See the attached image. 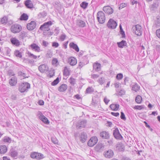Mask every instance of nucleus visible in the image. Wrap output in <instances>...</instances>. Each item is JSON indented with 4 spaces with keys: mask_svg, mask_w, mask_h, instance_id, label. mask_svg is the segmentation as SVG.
Returning a JSON list of instances; mask_svg holds the SVG:
<instances>
[{
    "mask_svg": "<svg viewBox=\"0 0 160 160\" xmlns=\"http://www.w3.org/2000/svg\"><path fill=\"white\" fill-rule=\"evenodd\" d=\"M68 62L71 66H74L77 63V60L73 57H71L68 59Z\"/></svg>",
    "mask_w": 160,
    "mask_h": 160,
    "instance_id": "6ab92c4d",
    "label": "nucleus"
},
{
    "mask_svg": "<svg viewBox=\"0 0 160 160\" xmlns=\"http://www.w3.org/2000/svg\"><path fill=\"white\" fill-rule=\"evenodd\" d=\"M18 74L19 75L22 76H23V77H25V74L23 72H22L21 71H19L18 72Z\"/></svg>",
    "mask_w": 160,
    "mask_h": 160,
    "instance_id": "0e129e2a",
    "label": "nucleus"
},
{
    "mask_svg": "<svg viewBox=\"0 0 160 160\" xmlns=\"http://www.w3.org/2000/svg\"><path fill=\"white\" fill-rule=\"evenodd\" d=\"M66 37L65 34H62L60 37V39L62 41H63L64 40Z\"/></svg>",
    "mask_w": 160,
    "mask_h": 160,
    "instance_id": "bf43d9fd",
    "label": "nucleus"
},
{
    "mask_svg": "<svg viewBox=\"0 0 160 160\" xmlns=\"http://www.w3.org/2000/svg\"><path fill=\"white\" fill-rule=\"evenodd\" d=\"M117 44L118 47L120 48H123L127 45L126 41L124 40H122L121 42H118Z\"/></svg>",
    "mask_w": 160,
    "mask_h": 160,
    "instance_id": "c756f323",
    "label": "nucleus"
},
{
    "mask_svg": "<svg viewBox=\"0 0 160 160\" xmlns=\"http://www.w3.org/2000/svg\"><path fill=\"white\" fill-rule=\"evenodd\" d=\"M98 139L96 136L92 137L88 142V144L90 147H92L97 142Z\"/></svg>",
    "mask_w": 160,
    "mask_h": 160,
    "instance_id": "6e6552de",
    "label": "nucleus"
},
{
    "mask_svg": "<svg viewBox=\"0 0 160 160\" xmlns=\"http://www.w3.org/2000/svg\"><path fill=\"white\" fill-rule=\"evenodd\" d=\"M156 33L157 36L160 38V29H158L156 30Z\"/></svg>",
    "mask_w": 160,
    "mask_h": 160,
    "instance_id": "680f3d73",
    "label": "nucleus"
},
{
    "mask_svg": "<svg viewBox=\"0 0 160 160\" xmlns=\"http://www.w3.org/2000/svg\"><path fill=\"white\" fill-rule=\"evenodd\" d=\"M30 88V84L27 82H24L20 84L19 85L18 90L21 92L27 91Z\"/></svg>",
    "mask_w": 160,
    "mask_h": 160,
    "instance_id": "f257e3e1",
    "label": "nucleus"
},
{
    "mask_svg": "<svg viewBox=\"0 0 160 160\" xmlns=\"http://www.w3.org/2000/svg\"><path fill=\"white\" fill-rule=\"evenodd\" d=\"M22 29V27L19 25L14 24L11 27V31L14 33L19 32Z\"/></svg>",
    "mask_w": 160,
    "mask_h": 160,
    "instance_id": "0eeeda50",
    "label": "nucleus"
},
{
    "mask_svg": "<svg viewBox=\"0 0 160 160\" xmlns=\"http://www.w3.org/2000/svg\"><path fill=\"white\" fill-rule=\"evenodd\" d=\"M7 151V147L4 145L0 146V153L4 154Z\"/></svg>",
    "mask_w": 160,
    "mask_h": 160,
    "instance_id": "bb28decb",
    "label": "nucleus"
},
{
    "mask_svg": "<svg viewBox=\"0 0 160 160\" xmlns=\"http://www.w3.org/2000/svg\"><path fill=\"white\" fill-rule=\"evenodd\" d=\"M140 89V87L137 84H134L132 85V90L135 92H137Z\"/></svg>",
    "mask_w": 160,
    "mask_h": 160,
    "instance_id": "2f4dec72",
    "label": "nucleus"
},
{
    "mask_svg": "<svg viewBox=\"0 0 160 160\" xmlns=\"http://www.w3.org/2000/svg\"><path fill=\"white\" fill-rule=\"evenodd\" d=\"M88 3L85 2H82L80 4V6L84 9L86 8L88 6Z\"/></svg>",
    "mask_w": 160,
    "mask_h": 160,
    "instance_id": "ea45409f",
    "label": "nucleus"
},
{
    "mask_svg": "<svg viewBox=\"0 0 160 160\" xmlns=\"http://www.w3.org/2000/svg\"><path fill=\"white\" fill-rule=\"evenodd\" d=\"M17 83V79L15 77H12L9 80V83L11 86H14Z\"/></svg>",
    "mask_w": 160,
    "mask_h": 160,
    "instance_id": "b1692460",
    "label": "nucleus"
},
{
    "mask_svg": "<svg viewBox=\"0 0 160 160\" xmlns=\"http://www.w3.org/2000/svg\"><path fill=\"white\" fill-rule=\"evenodd\" d=\"M120 32L121 34L122 35V38H124L125 37V34L123 30V29L120 30Z\"/></svg>",
    "mask_w": 160,
    "mask_h": 160,
    "instance_id": "338daca9",
    "label": "nucleus"
},
{
    "mask_svg": "<svg viewBox=\"0 0 160 160\" xmlns=\"http://www.w3.org/2000/svg\"><path fill=\"white\" fill-rule=\"evenodd\" d=\"M120 118L121 119L125 121L126 120V118L124 113L122 112H121Z\"/></svg>",
    "mask_w": 160,
    "mask_h": 160,
    "instance_id": "864d4df0",
    "label": "nucleus"
},
{
    "mask_svg": "<svg viewBox=\"0 0 160 160\" xmlns=\"http://www.w3.org/2000/svg\"><path fill=\"white\" fill-rule=\"evenodd\" d=\"M36 26V22L34 21H32L27 24V27L29 30H32L35 28Z\"/></svg>",
    "mask_w": 160,
    "mask_h": 160,
    "instance_id": "ddd939ff",
    "label": "nucleus"
},
{
    "mask_svg": "<svg viewBox=\"0 0 160 160\" xmlns=\"http://www.w3.org/2000/svg\"><path fill=\"white\" fill-rule=\"evenodd\" d=\"M59 82V78L58 77L51 83V85L52 86H55L58 84Z\"/></svg>",
    "mask_w": 160,
    "mask_h": 160,
    "instance_id": "79ce46f5",
    "label": "nucleus"
},
{
    "mask_svg": "<svg viewBox=\"0 0 160 160\" xmlns=\"http://www.w3.org/2000/svg\"><path fill=\"white\" fill-rule=\"evenodd\" d=\"M28 16L26 14L24 13L21 16L20 20L26 21L28 19Z\"/></svg>",
    "mask_w": 160,
    "mask_h": 160,
    "instance_id": "72a5a7b5",
    "label": "nucleus"
},
{
    "mask_svg": "<svg viewBox=\"0 0 160 160\" xmlns=\"http://www.w3.org/2000/svg\"><path fill=\"white\" fill-rule=\"evenodd\" d=\"M125 91L124 90H121L118 93V95L120 96H122L123 95H124L125 93Z\"/></svg>",
    "mask_w": 160,
    "mask_h": 160,
    "instance_id": "6e6d98bb",
    "label": "nucleus"
},
{
    "mask_svg": "<svg viewBox=\"0 0 160 160\" xmlns=\"http://www.w3.org/2000/svg\"><path fill=\"white\" fill-rule=\"evenodd\" d=\"M32 50L37 52H39L41 51L40 48L36 44L33 43L30 46Z\"/></svg>",
    "mask_w": 160,
    "mask_h": 160,
    "instance_id": "f3484780",
    "label": "nucleus"
},
{
    "mask_svg": "<svg viewBox=\"0 0 160 160\" xmlns=\"http://www.w3.org/2000/svg\"><path fill=\"white\" fill-rule=\"evenodd\" d=\"M39 118L45 123L49 124V122L47 118L44 116L42 114L40 115Z\"/></svg>",
    "mask_w": 160,
    "mask_h": 160,
    "instance_id": "5701e85b",
    "label": "nucleus"
},
{
    "mask_svg": "<svg viewBox=\"0 0 160 160\" xmlns=\"http://www.w3.org/2000/svg\"><path fill=\"white\" fill-rule=\"evenodd\" d=\"M93 69L97 72L101 70V64L100 63L97 62L93 64Z\"/></svg>",
    "mask_w": 160,
    "mask_h": 160,
    "instance_id": "4be33fe9",
    "label": "nucleus"
},
{
    "mask_svg": "<svg viewBox=\"0 0 160 160\" xmlns=\"http://www.w3.org/2000/svg\"><path fill=\"white\" fill-rule=\"evenodd\" d=\"M113 135L114 137L117 139L121 140L123 138L118 128H116L113 131Z\"/></svg>",
    "mask_w": 160,
    "mask_h": 160,
    "instance_id": "9d476101",
    "label": "nucleus"
},
{
    "mask_svg": "<svg viewBox=\"0 0 160 160\" xmlns=\"http://www.w3.org/2000/svg\"><path fill=\"white\" fill-rule=\"evenodd\" d=\"M97 18L98 22L100 23H103L105 21L104 13L102 11H99L97 14Z\"/></svg>",
    "mask_w": 160,
    "mask_h": 160,
    "instance_id": "20e7f679",
    "label": "nucleus"
},
{
    "mask_svg": "<svg viewBox=\"0 0 160 160\" xmlns=\"http://www.w3.org/2000/svg\"><path fill=\"white\" fill-rule=\"evenodd\" d=\"M58 62V60L57 58H53L52 61V64L53 65L56 64Z\"/></svg>",
    "mask_w": 160,
    "mask_h": 160,
    "instance_id": "052dcab7",
    "label": "nucleus"
},
{
    "mask_svg": "<svg viewBox=\"0 0 160 160\" xmlns=\"http://www.w3.org/2000/svg\"><path fill=\"white\" fill-rule=\"evenodd\" d=\"M117 25L116 22L112 19H110L107 23V26L108 28L112 29L115 28Z\"/></svg>",
    "mask_w": 160,
    "mask_h": 160,
    "instance_id": "1a4fd4ad",
    "label": "nucleus"
},
{
    "mask_svg": "<svg viewBox=\"0 0 160 160\" xmlns=\"http://www.w3.org/2000/svg\"><path fill=\"white\" fill-rule=\"evenodd\" d=\"M98 82L101 85L103 84L105 82L104 78L102 77L99 78L98 80Z\"/></svg>",
    "mask_w": 160,
    "mask_h": 160,
    "instance_id": "a19ab883",
    "label": "nucleus"
},
{
    "mask_svg": "<svg viewBox=\"0 0 160 160\" xmlns=\"http://www.w3.org/2000/svg\"><path fill=\"white\" fill-rule=\"evenodd\" d=\"M132 31L133 33L138 36H140L142 34V28L139 25L137 24L133 26L132 28Z\"/></svg>",
    "mask_w": 160,
    "mask_h": 160,
    "instance_id": "f03ea898",
    "label": "nucleus"
},
{
    "mask_svg": "<svg viewBox=\"0 0 160 160\" xmlns=\"http://www.w3.org/2000/svg\"><path fill=\"white\" fill-rule=\"evenodd\" d=\"M47 15L46 12L44 11H43L42 12L39 13L38 15L40 16L41 17L44 18Z\"/></svg>",
    "mask_w": 160,
    "mask_h": 160,
    "instance_id": "09e8293b",
    "label": "nucleus"
},
{
    "mask_svg": "<svg viewBox=\"0 0 160 160\" xmlns=\"http://www.w3.org/2000/svg\"><path fill=\"white\" fill-rule=\"evenodd\" d=\"M8 18L7 17H4L1 19V22L2 24H6L8 22Z\"/></svg>",
    "mask_w": 160,
    "mask_h": 160,
    "instance_id": "c9c22d12",
    "label": "nucleus"
},
{
    "mask_svg": "<svg viewBox=\"0 0 160 160\" xmlns=\"http://www.w3.org/2000/svg\"><path fill=\"white\" fill-rule=\"evenodd\" d=\"M94 92V89L93 88L91 87H89L87 88L86 91V93H90Z\"/></svg>",
    "mask_w": 160,
    "mask_h": 160,
    "instance_id": "e433bc0d",
    "label": "nucleus"
},
{
    "mask_svg": "<svg viewBox=\"0 0 160 160\" xmlns=\"http://www.w3.org/2000/svg\"><path fill=\"white\" fill-rule=\"evenodd\" d=\"M69 82L71 85H74L75 84V79L71 77L69 79Z\"/></svg>",
    "mask_w": 160,
    "mask_h": 160,
    "instance_id": "c03bdc74",
    "label": "nucleus"
},
{
    "mask_svg": "<svg viewBox=\"0 0 160 160\" xmlns=\"http://www.w3.org/2000/svg\"><path fill=\"white\" fill-rule=\"evenodd\" d=\"M63 74L65 76H69L70 75V70L67 67H65L64 68Z\"/></svg>",
    "mask_w": 160,
    "mask_h": 160,
    "instance_id": "473e14b6",
    "label": "nucleus"
},
{
    "mask_svg": "<svg viewBox=\"0 0 160 160\" xmlns=\"http://www.w3.org/2000/svg\"><path fill=\"white\" fill-rule=\"evenodd\" d=\"M11 43L13 45L18 47L20 45V42L15 38H12L10 39Z\"/></svg>",
    "mask_w": 160,
    "mask_h": 160,
    "instance_id": "dca6fc26",
    "label": "nucleus"
},
{
    "mask_svg": "<svg viewBox=\"0 0 160 160\" xmlns=\"http://www.w3.org/2000/svg\"><path fill=\"white\" fill-rule=\"evenodd\" d=\"M28 54L29 57L33 59H36L37 57V56L29 52L28 53Z\"/></svg>",
    "mask_w": 160,
    "mask_h": 160,
    "instance_id": "49530a36",
    "label": "nucleus"
},
{
    "mask_svg": "<svg viewBox=\"0 0 160 160\" xmlns=\"http://www.w3.org/2000/svg\"><path fill=\"white\" fill-rule=\"evenodd\" d=\"M3 141L5 142L10 143L11 141V140L9 137H5L3 139Z\"/></svg>",
    "mask_w": 160,
    "mask_h": 160,
    "instance_id": "de8ad7c7",
    "label": "nucleus"
},
{
    "mask_svg": "<svg viewBox=\"0 0 160 160\" xmlns=\"http://www.w3.org/2000/svg\"><path fill=\"white\" fill-rule=\"evenodd\" d=\"M103 155L106 158H110L113 157L114 153L112 150L111 149H109L108 150L105 151Z\"/></svg>",
    "mask_w": 160,
    "mask_h": 160,
    "instance_id": "9b49d317",
    "label": "nucleus"
},
{
    "mask_svg": "<svg viewBox=\"0 0 160 160\" xmlns=\"http://www.w3.org/2000/svg\"><path fill=\"white\" fill-rule=\"evenodd\" d=\"M70 47L74 49L76 52H78L79 49L78 45L73 42H71L69 44Z\"/></svg>",
    "mask_w": 160,
    "mask_h": 160,
    "instance_id": "393cba45",
    "label": "nucleus"
},
{
    "mask_svg": "<svg viewBox=\"0 0 160 160\" xmlns=\"http://www.w3.org/2000/svg\"><path fill=\"white\" fill-rule=\"evenodd\" d=\"M8 74L10 76H14L15 74L12 70H9L8 71Z\"/></svg>",
    "mask_w": 160,
    "mask_h": 160,
    "instance_id": "3c124183",
    "label": "nucleus"
},
{
    "mask_svg": "<svg viewBox=\"0 0 160 160\" xmlns=\"http://www.w3.org/2000/svg\"><path fill=\"white\" fill-rule=\"evenodd\" d=\"M100 135L103 138L108 139L109 138V134L108 132L103 131L100 132Z\"/></svg>",
    "mask_w": 160,
    "mask_h": 160,
    "instance_id": "aec40b11",
    "label": "nucleus"
},
{
    "mask_svg": "<svg viewBox=\"0 0 160 160\" xmlns=\"http://www.w3.org/2000/svg\"><path fill=\"white\" fill-rule=\"evenodd\" d=\"M52 25V22L51 21H49L47 22L44 23L43 24L41 25L39 29L41 30L48 31L50 29L49 26Z\"/></svg>",
    "mask_w": 160,
    "mask_h": 160,
    "instance_id": "39448f33",
    "label": "nucleus"
},
{
    "mask_svg": "<svg viewBox=\"0 0 160 160\" xmlns=\"http://www.w3.org/2000/svg\"><path fill=\"white\" fill-rule=\"evenodd\" d=\"M48 68L46 66L45 64L41 65L38 67V69L41 72H44L46 70L47 71L48 70Z\"/></svg>",
    "mask_w": 160,
    "mask_h": 160,
    "instance_id": "a878e982",
    "label": "nucleus"
},
{
    "mask_svg": "<svg viewBox=\"0 0 160 160\" xmlns=\"http://www.w3.org/2000/svg\"><path fill=\"white\" fill-rule=\"evenodd\" d=\"M116 148L117 150L119 151H123L124 150V146L122 143H118L116 145Z\"/></svg>",
    "mask_w": 160,
    "mask_h": 160,
    "instance_id": "cd10ccee",
    "label": "nucleus"
},
{
    "mask_svg": "<svg viewBox=\"0 0 160 160\" xmlns=\"http://www.w3.org/2000/svg\"><path fill=\"white\" fill-rule=\"evenodd\" d=\"M104 148V145L102 143H98L95 149L98 152H101L103 150Z\"/></svg>",
    "mask_w": 160,
    "mask_h": 160,
    "instance_id": "a211bd4d",
    "label": "nucleus"
},
{
    "mask_svg": "<svg viewBox=\"0 0 160 160\" xmlns=\"http://www.w3.org/2000/svg\"><path fill=\"white\" fill-rule=\"evenodd\" d=\"M99 77V76L98 75L96 74H93L91 76V78L93 79L97 78Z\"/></svg>",
    "mask_w": 160,
    "mask_h": 160,
    "instance_id": "13d9d810",
    "label": "nucleus"
},
{
    "mask_svg": "<svg viewBox=\"0 0 160 160\" xmlns=\"http://www.w3.org/2000/svg\"><path fill=\"white\" fill-rule=\"evenodd\" d=\"M87 121L85 120L78 121L76 123V126L77 129H81L85 128L86 125Z\"/></svg>",
    "mask_w": 160,
    "mask_h": 160,
    "instance_id": "423d86ee",
    "label": "nucleus"
},
{
    "mask_svg": "<svg viewBox=\"0 0 160 160\" xmlns=\"http://www.w3.org/2000/svg\"><path fill=\"white\" fill-rule=\"evenodd\" d=\"M67 85L65 84H62L59 87L58 90L60 92H63L67 89Z\"/></svg>",
    "mask_w": 160,
    "mask_h": 160,
    "instance_id": "7c9ffc66",
    "label": "nucleus"
},
{
    "mask_svg": "<svg viewBox=\"0 0 160 160\" xmlns=\"http://www.w3.org/2000/svg\"><path fill=\"white\" fill-rule=\"evenodd\" d=\"M123 77V75L122 73L118 74L116 76V78L118 80L121 79Z\"/></svg>",
    "mask_w": 160,
    "mask_h": 160,
    "instance_id": "603ef678",
    "label": "nucleus"
},
{
    "mask_svg": "<svg viewBox=\"0 0 160 160\" xmlns=\"http://www.w3.org/2000/svg\"><path fill=\"white\" fill-rule=\"evenodd\" d=\"M27 36V33L25 31L21 32L19 34V36L20 38L23 39L24 37Z\"/></svg>",
    "mask_w": 160,
    "mask_h": 160,
    "instance_id": "4c0bfd02",
    "label": "nucleus"
},
{
    "mask_svg": "<svg viewBox=\"0 0 160 160\" xmlns=\"http://www.w3.org/2000/svg\"><path fill=\"white\" fill-rule=\"evenodd\" d=\"M103 10L106 13L108 14H112L113 12V9L109 6L104 7Z\"/></svg>",
    "mask_w": 160,
    "mask_h": 160,
    "instance_id": "4468645a",
    "label": "nucleus"
},
{
    "mask_svg": "<svg viewBox=\"0 0 160 160\" xmlns=\"http://www.w3.org/2000/svg\"><path fill=\"white\" fill-rule=\"evenodd\" d=\"M9 154L12 157L15 158L17 156L18 152L15 148H12L10 150Z\"/></svg>",
    "mask_w": 160,
    "mask_h": 160,
    "instance_id": "2eb2a0df",
    "label": "nucleus"
},
{
    "mask_svg": "<svg viewBox=\"0 0 160 160\" xmlns=\"http://www.w3.org/2000/svg\"><path fill=\"white\" fill-rule=\"evenodd\" d=\"M31 157L33 159H36L37 160L42 159L45 158L44 155L41 153L36 152H31Z\"/></svg>",
    "mask_w": 160,
    "mask_h": 160,
    "instance_id": "7ed1b4c3",
    "label": "nucleus"
},
{
    "mask_svg": "<svg viewBox=\"0 0 160 160\" xmlns=\"http://www.w3.org/2000/svg\"><path fill=\"white\" fill-rule=\"evenodd\" d=\"M78 24L80 27H83L85 26L86 24L84 21L80 20L79 21Z\"/></svg>",
    "mask_w": 160,
    "mask_h": 160,
    "instance_id": "a18cd8bd",
    "label": "nucleus"
},
{
    "mask_svg": "<svg viewBox=\"0 0 160 160\" xmlns=\"http://www.w3.org/2000/svg\"><path fill=\"white\" fill-rule=\"evenodd\" d=\"M87 138V135L86 133L84 132H82L80 134L79 139L82 142L84 143L85 142Z\"/></svg>",
    "mask_w": 160,
    "mask_h": 160,
    "instance_id": "f8f14e48",
    "label": "nucleus"
},
{
    "mask_svg": "<svg viewBox=\"0 0 160 160\" xmlns=\"http://www.w3.org/2000/svg\"><path fill=\"white\" fill-rule=\"evenodd\" d=\"M155 24L157 27H159L160 26V20L158 19L155 21Z\"/></svg>",
    "mask_w": 160,
    "mask_h": 160,
    "instance_id": "8fccbe9b",
    "label": "nucleus"
},
{
    "mask_svg": "<svg viewBox=\"0 0 160 160\" xmlns=\"http://www.w3.org/2000/svg\"><path fill=\"white\" fill-rule=\"evenodd\" d=\"M127 6V4L125 3H122L120 4L119 7V9H120L122 8H123Z\"/></svg>",
    "mask_w": 160,
    "mask_h": 160,
    "instance_id": "5fc2aeb1",
    "label": "nucleus"
},
{
    "mask_svg": "<svg viewBox=\"0 0 160 160\" xmlns=\"http://www.w3.org/2000/svg\"><path fill=\"white\" fill-rule=\"evenodd\" d=\"M49 44V43L43 40L42 45L45 47H46L48 46Z\"/></svg>",
    "mask_w": 160,
    "mask_h": 160,
    "instance_id": "4d7b16f0",
    "label": "nucleus"
},
{
    "mask_svg": "<svg viewBox=\"0 0 160 160\" xmlns=\"http://www.w3.org/2000/svg\"><path fill=\"white\" fill-rule=\"evenodd\" d=\"M51 141L52 142L55 144H57L58 142V141L56 138L54 137L51 138Z\"/></svg>",
    "mask_w": 160,
    "mask_h": 160,
    "instance_id": "37998d69",
    "label": "nucleus"
},
{
    "mask_svg": "<svg viewBox=\"0 0 160 160\" xmlns=\"http://www.w3.org/2000/svg\"><path fill=\"white\" fill-rule=\"evenodd\" d=\"M109 101L110 100L108 99L106 97H105L104 99V101L105 103L107 105L108 104Z\"/></svg>",
    "mask_w": 160,
    "mask_h": 160,
    "instance_id": "69168bd1",
    "label": "nucleus"
},
{
    "mask_svg": "<svg viewBox=\"0 0 160 160\" xmlns=\"http://www.w3.org/2000/svg\"><path fill=\"white\" fill-rule=\"evenodd\" d=\"M59 46L58 43L56 42H54L52 43V46L55 48L58 47Z\"/></svg>",
    "mask_w": 160,
    "mask_h": 160,
    "instance_id": "e2e57ef3",
    "label": "nucleus"
},
{
    "mask_svg": "<svg viewBox=\"0 0 160 160\" xmlns=\"http://www.w3.org/2000/svg\"><path fill=\"white\" fill-rule=\"evenodd\" d=\"M109 107L112 110L116 111L118 109L119 105L118 104H112L110 105Z\"/></svg>",
    "mask_w": 160,
    "mask_h": 160,
    "instance_id": "c85d7f7f",
    "label": "nucleus"
},
{
    "mask_svg": "<svg viewBox=\"0 0 160 160\" xmlns=\"http://www.w3.org/2000/svg\"><path fill=\"white\" fill-rule=\"evenodd\" d=\"M38 104L40 105H43L44 104V102L42 100H39L38 102Z\"/></svg>",
    "mask_w": 160,
    "mask_h": 160,
    "instance_id": "774afa93",
    "label": "nucleus"
},
{
    "mask_svg": "<svg viewBox=\"0 0 160 160\" xmlns=\"http://www.w3.org/2000/svg\"><path fill=\"white\" fill-rule=\"evenodd\" d=\"M142 100V98L139 95H137L136 97L135 101L138 103H141Z\"/></svg>",
    "mask_w": 160,
    "mask_h": 160,
    "instance_id": "f704fd0d",
    "label": "nucleus"
},
{
    "mask_svg": "<svg viewBox=\"0 0 160 160\" xmlns=\"http://www.w3.org/2000/svg\"><path fill=\"white\" fill-rule=\"evenodd\" d=\"M14 54L17 57H19L20 58L22 57V53L19 52V51L16 50L14 51Z\"/></svg>",
    "mask_w": 160,
    "mask_h": 160,
    "instance_id": "58836bf2",
    "label": "nucleus"
},
{
    "mask_svg": "<svg viewBox=\"0 0 160 160\" xmlns=\"http://www.w3.org/2000/svg\"><path fill=\"white\" fill-rule=\"evenodd\" d=\"M25 4L27 8H32L33 7V4L31 1L27 0L25 1Z\"/></svg>",
    "mask_w": 160,
    "mask_h": 160,
    "instance_id": "412c9836",
    "label": "nucleus"
}]
</instances>
